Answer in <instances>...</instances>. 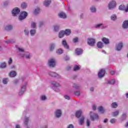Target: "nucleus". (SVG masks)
I'll use <instances>...</instances> for the list:
<instances>
[{"mask_svg":"<svg viewBox=\"0 0 128 128\" xmlns=\"http://www.w3.org/2000/svg\"><path fill=\"white\" fill-rule=\"evenodd\" d=\"M24 90H26V86H22V90L20 92L19 94L20 96H22V94H24Z\"/></svg>","mask_w":128,"mask_h":128,"instance_id":"24","label":"nucleus"},{"mask_svg":"<svg viewBox=\"0 0 128 128\" xmlns=\"http://www.w3.org/2000/svg\"><path fill=\"white\" fill-rule=\"evenodd\" d=\"M104 122L105 124L108 122V119L107 118L104 119Z\"/></svg>","mask_w":128,"mask_h":128,"instance_id":"59","label":"nucleus"},{"mask_svg":"<svg viewBox=\"0 0 128 128\" xmlns=\"http://www.w3.org/2000/svg\"><path fill=\"white\" fill-rule=\"evenodd\" d=\"M106 74V70L104 69H102L100 70L98 74V78H104V74Z\"/></svg>","mask_w":128,"mask_h":128,"instance_id":"6","label":"nucleus"},{"mask_svg":"<svg viewBox=\"0 0 128 128\" xmlns=\"http://www.w3.org/2000/svg\"><path fill=\"white\" fill-rule=\"evenodd\" d=\"M58 16L61 18H66V15L64 12L60 13Z\"/></svg>","mask_w":128,"mask_h":128,"instance_id":"14","label":"nucleus"},{"mask_svg":"<svg viewBox=\"0 0 128 128\" xmlns=\"http://www.w3.org/2000/svg\"><path fill=\"white\" fill-rule=\"evenodd\" d=\"M26 58H30V55L26 56Z\"/></svg>","mask_w":128,"mask_h":128,"instance_id":"61","label":"nucleus"},{"mask_svg":"<svg viewBox=\"0 0 128 128\" xmlns=\"http://www.w3.org/2000/svg\"><path fill=\"white\" fill-rule=\"evenodd\" d=\"M12 58H10L8 62V64H12Z\"/></svg>","mask_w":128,"mask_h":128,"instance_id":"49","label":"nucleus"},{"mask_svg":"<svg viewBox=\"0 0 128 128\" xmlns=\"http://www.w3.org/2000/svg\"><path fill=\"white\" fill-rule=\"evenodd\" d=\"M28 16V12H22L20 16H19V20H24Z\"/></svg>","mask_w":128,"mask_h":128,"instance_id":"2","label":"nucleus"},{"mask_svg":"<svg viewBox=\"0 0 128 128\" xmlns=\"http://www.w3.org/2000/svg\"><path fill=\"white\" fill-rule=\"evenodd\" d=\"M88 44L90 46H94L96 44V40L94 38H88Z\"/></svg>","mask_w":128,"mask_h":128,"instance_id":"4","label":"nucleus"},{"mask_svg":"<svg viewBox=\"0 0 128 128\" xmlns=\"http://www.w3.org/2000/svg\"><path fill=\"white\" fill-rule=\"evenodd\" d=\"M102 26V24H98L96 26L95 28H100V26Z\"/></svg>","mask_w":128,"mask_h":128,"instance_id":"53","label":"nucleus"},{"mask_svg":"<svg viewBox=\"0 0 128 128\" xmlns=\"http://www.w3.org/2000/svg\"><path fill=\"white\" fill-rule=\"evenodd\" d=\"M120 112L118 111H116L112 112V116H118V114Z\"/></svg>","mask_w":128,"mask_h":128,"instance_id":"29","label":"nucleus"},{"mask_svg":"<svg viewBox=\"0 0 128 128\" xmlns=\"http://www.w3.org/2000/svg\"><path fill=\"white\" fill-rule=\"evenodd\" d=\"M38 12H40V8H38L35 10L34 11V14H38Z\"/></svg>","mask_w":128,"mask_h":128,"instance_id":"36","label":"nucleus"},{"mask_svg":"<svg viewBox=\"0 0 128 128\" xmlns=\"http://www.w3.org/2000/svg\"><path fill=\"white\" fill-rule=\"evenodd\" d=\"M91 12H95L96 10V8L94 7H92L90 8Z\"/></svg>","mask_w":128,"mask_h":128,"instance_id":"41","label":"nucleus"},{"mask_svg":"<svg viewBox=\"0 0 128 128\" xmlns=\"http://www.w3.org/2000/svg\"><path fill=\"white\" fill-rule=\"evenodd\" d=\"M28 118H25V121L24 122V124H26V126H28Z\"/></svg>","mask_w":128,"mask_h":128,"instance_id":"39","label":"nucleus"},{"mask_svg":"<svg viewBox=\"0 0 128 128\" xmlns=\"http://www.w3.org/2000/svg\"><path fill=\"white\" fill-rule=\"evenodd\" d=\"M90 90L91 92H94V88L92 87L90 88Z\"/></svg>","mask_w":128,"mask_h":128,"instance_id":"63","label":"nucleus"},{"mask_svg":"<svg viewBox=\"0 0 128 128\" xmlns=\"http://www.w3.org/2000/svg\"><path fill=\"white\" fill-rule=\"evenodd\" d=\"M5 42L6 44H10V42H12V41H10V40H7V41H6Z\"/></svg>","mask_w":128,"mask_h":128,"instance_id":"56","label":"nucleus"},{"mask_svg":"<svg viewBox=\"0 0 128 128\" xmlns=\"http://www.w3.org/2000/svg\"><path fill=\"white\" fill-rule=\"evenodd\" d=\"M86 124L87 126H90V120H86Z\"/></svg>","mask_w":128,"mask_h":128,"instance_id":"43","label":"nucleus"},{"mask_svg":"<svg viewBox=\"0 0 128 128\" xmlns=\"http://www.w3.org/2000/svg\"><path fill=\"white\" fill-rule=\"evenodd\" d=\"M41 99L42 100H46V96H42L41 97Z\"/></svg>","mask_w":128,"mask_h":128,"instance_id":"46","label":"nucleus"},{"mask_svg":"<svg viewBox=\"0 0 128 128\" xmlns=\"http://www.w3.org/2000/svg\"><path fill=\"white\" fill-rule=\"evenodd\" d=\"M9 76L11 78H14V76H16V72L14 71L11 72H10Z\"/></svg>","mask_w":128,"mask_h":128,"instance_id":"20","label":"nucleus"},{"mask_svg":"<svg viewBox=\"0 0 128 128\" xmlns=\"http://www.w3.org/2000/svg\"><path fill=\"white\" fill-rule=\"evenodd\" d=\"M82 110H80L76 111V118H80V116H82Z\"/></svg>","mask_w":128,"mask_h":128,"instance_id":"15","label":"nucleus"},{"mask_svg":"<svg viewBox=\"0 0 128 128\" xmlns=\"http://www.w3.org/2000/svg\"><path fill=\"white\" fill-rule=\"evenodd\" d=\"M116 82V80L114 79L112 80V82H108V83L110 84H114Z\"/></svg>","mask_w":128,"mask_h":128,"instance_id":"44","label":"nucleus"},{"mask_svg":"<svg viewBox=\"0 0 128 128\" xmlns=\"http://www.w3.org/2000/svg\"><path fill=\"white\" fill-rule=\"evenodd\" d=\"M27 6L28 5L26 2H23L21 4V8H26Z\"/></svg>","mask_w":128,"mask_h":128,"instance_id":"28","label":"nucleus"},{"mask_svg":"<svg viewBox=\"0 0 128 128\" xmlns=\"http://www.w3.org/2000/svg\"><path fill=\"white\" fill-rule=\"evenodd\" d=\"M67 128H74V126L72 124H70Z\"/></svg>","mask_w":128,"mask_h":128,"instance_id":"54","label":"nucleus"},{"mask_svg":"<svg viewBox=\"0 0 128 128\" xmlns=\"http://www.w3.org/2000/svg\"><path fill=\"white\" fill-rule=\"evenodd\" d=\"M63 52H64V51L62 49H58L56 51V54H62Z\"/></svg>","mask_w":128,"mask_h":128,"instance_id":"30","label":"nucleus"},{"mask_svg":"<svg viewBox=\"0 0 128 128\" xmlns=\"http://www.w3.org/2000/svg\"><path fill=\"white\" fill-rule=\"evenodd\" d=\"M102 42H104L106 44H110V41L108 40V39L106 38H102Z\"/></svg>","mask_w":128,"mask_h":128,"instance_id":"19","label":"nucleus"},{"mask_svg":"<svg viewBox=\"0 0 128 128\" xmlns=\"http://www.w3.org/2000/svg\"><path fill=\"white\" fill-rule=\"evenodd\" d=\"M116 118H112L110 120V124H116Z\"/></svg>","mask_w":128,"mask_h":128,"instance_id":"38","label":"nucleus"},{"mask_svg":"<svg viewBox=\"0 0 128 128\" xmlns=\"http://www.w3.org/2000/svg\"><path fill=\"white\" fill-rule=\"evenodd\" d=\"M116 6V2L114 0L111 1L108 4L109 10H112Z\"/></svg>","mask_w":128,"mask_h":128,"instance_id":"1","label":"nucleus"},{"mask_svg":"<svg viewBox=\"0 0 128 128\" xmlns=\"http://www.w3.org/2000/svg\"><path fill=\"white\" fill-rule=\"evenodd\" d=\"M112 107L113 108H118V104H116V102H112Z\"/></svg>","mask_w":128,"mask_h":128,"instance_id":"27","label":"nucleus"},{"mask_svg":"<svg viewBox=\"0 0 128 128\" xmlns=\"http://www.w3.org/2000/svg\"><path fill=\"white\" fill-rule=\"evenodd\" d=\"M20 10L18 8H15L12 10V14L14 16H16L18 14H20Z\"/></svg>","mask_w":128,"mask_h":128,"instance_id":"5","label":"nucleus"},{"mask_svg":"<svg viewBox=\"0 0 128 128\" xmlns=\"http://www.w3.org/2000/svg\"><path fill=\"white\" fill-rule=\"evenodd\" d=\"M30 34L31 36H34L36 34V30H30Z\"/></svg>","mask_w":128,"mask_h":128,"instance_id":"32","label":"nucleus"},{"mask_svg":"<svg viewBox=\"0 0 128 128\" xmlns=\"http://www.w3.org/2000/svg\"><path fill=\"white\" fill-rule=\"evenodd\" d=\"M98 110L99 112H101V114L104 113V108H102V106H100L98 108Z\"/></svg>","mask_w":128,"mask_h":128,"instance_id":"26","label":"nucleus"},{"mask_svg":"<svg viewBox=\"0 0 128 128\" xmlns=\"http://www.w3.org/2000/svg\"><path fill=\"white\" fill-rule=\"evenodd\" d=\"M124 44L122 42H120L116 45V50H120L122 48Z\"/></svg>","mask_w":128,"mask_h":128,"instance_id":"8","label":"nucleus"},{"mask_svg":"<svg viewBox=\"0 0 128 128\" xmlns=\"http://www.w3.org/2000/svg\"><path fill=\"white\" fill-rule=\"evenodd\" d=\"M84 117L82 116L80 120H79V124H84Z\"/></svg>","mask_w":128,"mask_h":128,"instance_id":"25","label":"nucleus"},{"mask_svg":"<svg viewBox=\"0 0 128 128\" xmlns=\"http://www.w3.org/2000/svg\"><path fill=\"white\" fill-rule=\"evenodd\" d=\"M80 70V66L78 65H75L73 68V70L74 72H76L77 70Z\"/></svg>","mask_w":128,"mask_h":128,"instance_id":"21","label":"nucleus"},{"mask_svg":"<svg viewBox=\"0 0 128 128\" xmlns=\"http://www.w3.org/2000/svg\"><path fill=\"white\" fill-rule=\"evenodd\" d=\"M111 20H116V14H113L111 16Z\"/></svg>","mask_w":128,"mask_h":128,"instance_id":"34","label":"nucleus"},{"mask_svg":"<svg viewBox=\"0 0 128 128\" xmlns=\"http://www.w3.org/2000/svg\"><path fill=\"white\" fill-rule=\"evenodd\" d=\"M31 27L32 28H36V23L32 22L31 24Z\"/></svg>","mask_w":128,"mask_h":128,"instance_id":"47","label":"nucleus"},{"mask_svg":"<svg viewBox=\"0 0 128 128\" xmlns=\"http://www.w3.org/2000/svg\"><path fill=\"white\" fill-rule=\"evenodd\" d=\"M92 114V112H90V118L92 120H98V116L96 114H94L93 116Z\"/></svg>","mask_w":128,"mask_h":128,"instance_id":"7","label":"nucleus"},{"mask_svg":"<svg viewBox=\"0 0 128 128\" xmlns=\"http://www.w3.org/2000/svg\"><path fill=\"white\" fill-rule=\"evenodd\" d=\"M51 2L52 1H50V0H45L44 2V6H48L50 4Z\"/></svg>","mask_w":128,"mask_h":128,"instance_id":"16","label":"nucleus"},{"mask_svg":"<svg viewBox=\"0 0 128 128\" xmlns=\"http://www.w3.org/2000/svg\"><path fill=\"white\" fill-rule=\"evenodd\" d=\"M64 98H66V100H70V96H68L66 95L64 96Z\"/></svg>","mask_w":128,"mask_h":128,"instance_id":"52","label":"nucleus"},{"mask_svg":"<svg viewBox=\"0 0 128 128\" xmlns=\"http://www.w3.org/2000/svg\"><path fill=\"white\" fill-rule=\"evenodd\" d=\"M6 66V63H1V64L0 65V68H4Z\"/></svg>","mask_w":128,"mask_h":128,"instance_id":"31","label":"nucleus"},{"mask_svg":"<svg viewBox=\"0 0 128 128\" xmlns=\"http://www.w3.org/2000/svg\"><path fill=\"white\" fill-rule=\"evenodd\" d=\"M124 8H125V7L124 5H120V6H119V10H124Z\"/></svg>","mask_w":128,"mask_h":128,"instance_id":"37","label":"nucleus"},{"mask_svg":"<svg viewBox=\"0 0 128 128\" xmlns=\"http://www.w3.org/2000/svg\"><path fill=\"white\" fill-rule=\"evenodd\" d=\"M76 54L78 56H80V54H82V50L80 48H76Z\"/></svg>","mask_w":128,"mask_h":128,"instance_id":"11","label":"nucleus"},{"mask_svg":"<svg viewBox=\"0 0 128 128\" xmlns=\"http://www.w3.org/2000/svg\"><path fill=\"white\" fill-rule=\"evenodd\" d=\"M74 88H76V90H78V88H80V86L76 85V84H74Z\"/></svg>","mask_w":128,"mask_h":128,"instance_id":"48","label":"nucleus"},{"mask_svg":"<svg viewBox=\"0 0 128 128\" xmlns=\"http://www.w3.org/2000/svg\"><path fill=\"white\" fill-rule=\"evenodd\" d=\"M96 46L98 48H104V43L102 42H98Z\"/></svg>","mask_w":128,"mask_h":128,"instance_id":"13","label":"nucleus"},{"mask_svg":"<svg viewBox=\"0 0 128 128\" xmlns=\"http://www.w3.org/2000/svg\"><path fill=\"white\" fill-rule=\"evenodd\" d=\"M24 32L26 36H28V34H29L28 30H24Z\"/></svg>","mask_w":128,"mask_h":128,"instance_id":"55","label":"nucleus"},{"mask_svg":"<svg viewBox=\"0 0 128 128\" xmlns=\"http://www.w3.org/2000/svg\"><path fill=\"white\" fill-rule=\"evenodd\" d=\"M48 64L51 68H54L56 66V60L54 59H50L48 61Z\"/></svg>","mask_w":128,"mask_h":128,"instance_id":"3","label":"nucleus"},{"mask_svg":"<svg viewBox=\"0 0 128 128\" xmlns=\"http://www.w3.org/2000/svg\"><path fill=\"white\" fill-rule=\"evenodd\" d=\"M54 50V44H52L50 47V52H52Z\"/></svg>","mask_w":128,"mask_h":128,"instance_id":"35","label":"nucleus"},{"mask_svg":"<svg viewBox=\"0 0 128 128\" xmlns=\"http://www.w3.org/2000/svg\"><path fill=\"white\" fill-rule=\"evenodd\" d=\"M70 68H70V66H68L66 68V70H70Z\"/></svg>","mask_w":128,"mask_h":128,"instance_id":"58","label":"nucleus"},{"mask_svg":"<svg viewBox=\"0 0 128 128\" xmlns=\"http://www.w3.org/2000/svg\"><path fill=\"white\" fill-rule=\"evenodd\" d=\"M52 84L54 86H60V84L55 82H52Z\"/></svg>","mask_w":128,"mask_h":128,"instance_id":"33","label":"nucleus"},{"mask_svg":"<svg viewBox=\"0 0 128 128\" xmlns=\"http://www.w3.org/2000/svg\"><path fill=\"white\" fill-rule=\"evenodd\" d=\"M16 128H20V125H16Z\"/></svg>","mask_w":128,"mask_h":128,"instance_id":"64","label":"nucleus"},{"mask_svg":"<svg viewBox=\"0 0 128 128\" xmlns=\"http://www.w3.org/2000/svg\"><path fill=\"white\" fill-rule=\"evenodd\" d=\"M64 34H65L66 36H70V34H72V30H70V29H66L65 31H64Z\"/></svg>","mask_w":128,"mask_h":128,"instance_id":"18","label":"nucleus"},{"mask_svg":"<svg viewBox=\"0 0 128 128\" xmlns=\"http://www.w3.org/2000/svg\"><path fill=\"white\" fill-rule=\"evenodd\" d=\"M62 44L64 46V48H68V43L66 40H62Z\"/></svg>","mask_w":128,"mask_h":128,"instance_id":"17","label":"nucleus"},{"mask_svg":"<svg viewBox=\"0 0 128 128\" xmlns=\"http://www.w3.org/2000/svg\"><path fill=\"white\" fill-rule=\"evenodd\" d=\"M66 34H64V31H60L59 33L58 36L60 38H64V36Z\"/></svg>","mask_w":128,"mask_h":128,"instance_id":"22","label":"nucleus"},{"mask_svg":"<svg viewBox=\"0 0 128 128\" xmlns=\"http://www.w3.org/2000/svg\"><path fill=\"white\" fill-rule=\"evenodd\" d=\"M123 28H128V20H125L122 24Z\"/></svg>","mask_w":128,"mask_h":128,"instance_id":"12","label":"nucleus"},{"mask_svg":"<svg viewBox=\"0 0 128 128\" xmlns=\"http://www.w3.org/2000/svg\"><path fill=\"white\" fill-rule=\"evenodd\" d=\"M12 28V25H8L6 26V28H5L6 30H11Z\"/></svg>","mask_w":128,"mask_h":128,"instance_id":"23","label":"nucleus"},{"mask_svg":"<svg viewBox=\"0 0 128 128\" xmlns=\"http://www.w3.org/2000/svg\"><path fill=\"white\" fill-rule=\"evenodd\" d=\"M54 30L55 32H58V30L59 27L58 26H54Z\"/></svg>","mask_w":128,"mask_h":128,"instance_id":"50","label":"nucleus"},{"mask_svg":"<svg viewBox=\"0 0 128 128\" xmlns=\"http://www.w3.org/2000/svg\"><path fill=\"white\" fill-rule=\"evenodd\" d=\"M48 74L50 76H52V78H60L58 74L54 72H49Z\"/></svg>","mask_w":128,"mask_h":128,"instance_id":"9","label":"nucleus"},{"mask_svg":"<svg viewBox=\"0 0 128 128\" xmlns=\"http://www.w3.org/2000/svg\"><path fill=\"white\" fill-rule=\"evenodd\" d=\"M74 94L75 96H80V91H76L74 92Z\"/></svg>","mask_w":128,"mask_h":128,"instance_id":"45","label":"nucleus"},{"mask_svg":"<svg viewBox=\"0 0 128 128\" xmlns=\"http://www.w3.org/2000/svg\"><path fill=\"white\" fill-rule=\"evenodd\" d=\"M3 84H8V78L3 79Z\"/></svg>","mask_w":128,"mask_h":128,"instance_id":"40","label":"nucleus"},{"mask_svg":"<svg viewBox=\"0 0 128 128\" xmlns=\"http://www.w3.org/2000/svg\"><path fill=\"white\" fill-rule=\"evenodd\" d=\"M96 106H94L92 108L93 110H96Z\"/></svg>","mask_w":128,"mask_h":128,"instance_id":"62","label":"nucleus"},{"mask_svg":"<svg viewBox=\"0 0 128 128\" xmlns=\"http://www.w3.org/2000/svg\"><path fill=\"white\" fill-rule=\"evenodd\" d=\"M61 116H62V110H56L55 113V116H56V118H60Z\"/></svg>","mask_w":128,"mask_h":128,"instance_id":"10","label":"nucleus"},{"mask_svg":"<svg viewBox=\"0 0 128 128\" xmlns=\"http://www.w3.org/2000/svg\"><path fill=\"white\" fill-rule=\"evenodd\" d=\"M19 52H24V50L22 48H18Z\"/></svg>","mask_w":128,"mask_h":128,"instance_id":"51","label":"nucleus"},{"mask_svg":"<svg viewBox=\"0 0 128 128\" xmlns=\"http://www.w3.org/2000/svg\"><path fill=\"white\" fill-rule=\"evenodd\" d=\"M44 24V23L42 22H40L39 24V26H41Z\"/></svg>","mask_w":128,"mask_h":128,"instance_id":"57","label":"nucleus"},{"mask_svg":"<svg viewBox=\"0 0 128 128\" xmlns=\"http://www.w3.org/2000/svg\"><path fill=\"white\" fill-rule=\"evenodd\" d=\"M74 42H78V38L76 37L73 39Z\"/></svg>","mask_w":128,"mask_h":128,"instance_id":"42","label":"nucleus"},{"mask_svg":"<svg viewBox=\"0 0 128 128\" xmlns=\"http://www.w3.org/2000/svg\"><path fill=\"white\" fill-rule=\"evenodd\" d=\"M122 116H124V118H126V113H124V114H122Z\"/></svg>","mask_w":128,"mask_h":128,"instance_id":"60","label":"nucleus"}]
</instances>
